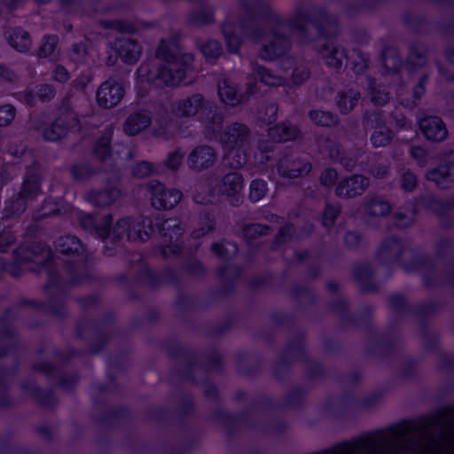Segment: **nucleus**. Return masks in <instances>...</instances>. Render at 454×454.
Masks as SVG:
<instances>
[{
  "mask_svg": "<svg viewBox=\"0 0 454 454\" xmlns=\"http://www.w3.org/2000/svg\"><path fill=\"white\" fill-rule=\"evenodd\" d=\"M173 112L177 116H192L200 114V121L203 124L205 136L209 139L220 141L226 150L224 162L231 168H238L247 163L248 158L244 153L247 137L246 126L235 123L221 133L223 117L208 109L203 97L194 94L176 102Z\"/></svg>",
  "mask_w": 454,
  "mask_h": 454,
  "instance_id": "nucleus-1",
  "label": "nucleus"
},
{
  "mask_svg": "<svg viewBox=\"0 0 454 454\" xmlns=\"http://www.w3.org/2000/svg\"><path fill=\"white\" fill-rule=\"evenodd\" d=\"M156 57L164 63L155 65L145 62L137 71L135 87L138 93L151 87H173L187 82L186 78L192 71L193 61L192 54L182 53L175 41H161Z\"/></svg>",
  "mask_w": 454,
  "mask_h": 454,
  "instance_id": "nucleus-2",
  "label": "nucleus"
},
{
  "mask_svg": "<svg viewBox=\"0 0 454 454\" xmlns=\"http://www.w3.org/2000/svg\"><path fill=\"white\" fill-rule=\"evenodd\" d=\"M82 119H77L73 112H67L58 117L55 121L47 123L43 119H40L35 122V129L38 130L44 139L49 141H56L67 134L68 130L73 132H80L90 124H94L95 116Z\"/></svg>",
  "mask_w": 454,
  "mask_h": 454,
  "instance_id": "nucleus-3",
  "label": "nucleus"
},
{
  "mask_svg": "<svg viewBox=\"0 0 454 454\" xmlns=\"http://www.w3.org/2000/svg\"><path fill=\"white\" fill-rule=\"evenodd\" d=\"M41 194L40 178L36 174L27 173L21 191L15 201H8L4 208L5 217L21 214L27 202Z\"/></svg>",
  "mask_w": 454,
  "mask_h": 454,
  "instance_id": "nucleus-4",
  "label": "nucleus"
},
{
  "mask_svg": "<svg viewBox=\"0 0 454 454\" xmlns=\"http://www.w3.org/2000/svg\"><path fill=\"white\" fill-rule=\"evenodd\" d=\"M153 231L152 221L149 219L135 221L131 218H123L115 224L113 235L114 239H120L126 235L129 240L145 241Z\"/></svg>",
  "mask_w": 454,
  "mask_h": 454,
  "instance_id": "nucleus-5",
  "label": "nucleus"
},
{
  "mask_svg": "<svg viewBox=\"0 0 454 454\" xmlns=\"http://www.w3.org/2000/svg\"><path fill=\"white\" fill-rule=\"evenodd\" d=\"M152 205L158 209H171L182 200V192L178 190L167 188L158 181L149 184Z\"/></svg>",
  "mask_w": 454,
  "mask_h": 454,
  "instance_id": "nucleus-6",
  "label": "nucleus"
},
{
  "mask_svg": "<svg viewBox=\"0 0 454 454\" xmlns=\"http://www.w3.org/2000/svg\"><path fill=\"white\" fill-rule=\"evenodd\" d=\"M124 96L123 85L115 79H107L96 92L97 102L104 108H113L117 106Z\"/></svg>",
  "mask_w": 454,
  "mask_h": 454,
  "instance_id": "nucleus-7",
  "label": "nucleus"
},
{
  "mask_svg": "<svg viewBox=\"0 0 454 454\" xmlns=\"http://www.w3.org/2000/svg\"><path fill=\"white\" fill-rule=\"evenodd\" d=\"M112 133L113 129L108 128L105 135L96 142L94 147L95 154L104 161L106 160L108 157L114 160L130 159L132 157L131 151L128 146L123 145H115L111 153H108V145Z\"/></svg>",
  "mask_w": 454,
  "mask_h": 454,
  "instance_id": "nucleus-8",
  "label": "nucleus"
},
{
  "mask_svg": "<svg viewBox=\"0 0 454 454\" xmlns=\"http://www.w3.org/2000/svg\"><path fill=\"white\" fill-rule=\"evenodd\" d=\"M115 56L109 55L106 59L108 66L114 65L117 56L128 64L135 63L141 55L142 48L134 40L121 38L118 39L114 46Z\"/></svg>",
  "mask_w": 454,
  "mask_h": 454,
  "instance_id": "nucleus-9",
  "label": "nucleus"
},
{
  "mask_svg": "<svg viewBox=\"0 0 454 454\" xmlns=\"http://www.w3.org/2000/svg\"><path fill=\"white\" fill-rule=\"evenodd\" d=\"M216 160L215 150L208 145H198L188 155L187 162L191 168L202 170L212 167Z\"/></svg>",
  "mask_w": 454,
  "mask_h": 454,
  "instance_id": "nucleus-10",
  "label": "nucleus"
},
{
  "mask_svg": "<svg viewBox=\"0 0 454 454\" xmlns=\"http://www.w3.org/2000/svg\"><path fill=\"white\" fill-rule=\"evenodd\" d=\"M310 168L309 163L295 159L293 156L281 159L278 164V174L283 177L290 179L308 174Z\"/></svg>",
  "mask_w": 454,
  "mask_h": 454,
  "instance_id": "nucleus-11",
  "label": "nucleus"
},
{
  "mask_svg": "<svg viewBox=\"0 0 454 454\" xmlns=\"http://www.w3.org/2000/svg\"><path fill=\"white\" fill-rule=\"evenodd\" d=\"M368 186L363 176L356 175L342 180L337 186L336 193L341 197H354L361 194Z\"/></svg>",
  "mask_w": 454,
  "mask_h": 454,
  "instance_id": "nucleus-12",
  "label": "nucleus"
},
{
  "mask_svg": "<svg viewBox=\"0 0 454 454\" xmlns=\"http://www.w3.org/2000/svg\"><path fill=\"white\" fill-rule=\"evenodd\" d=\"M419 128L428 140L441 141L447 136V129L441 119L427 117L419 121Z\"/></svg>",
  "mask_w": 454,
  "mask_h": 454,
  "instance_id": "nucleus-13",
  "label": "nucleus"
},
{
  "mask_svg": "<svg viewBox=\"0 0 454 454\" xmlns=\"http://www.w3.org/2000/svg\"><path fill=\"white\" fill-rule=\"evenodd\" d=\"M150 123L151 116L147 112H137L127 118L123 130L129 136H135L148 127Z\"/></svg>",
  "mask_w": 454,
  "mask_h": 454,
  "instance_id": "nucleus-14",
  "label": "nucleus"
},
{
  "mask_svg": "<svg viewBox=\"0 0 454 454\" xmlns=\"http://www.w3.org/2000/svg\"><path fill=\"white\" fill-rule=\"evenodd\" d=\"M268 36L270 40V43L264 45L259 54L261 59L271 60L280 56L286 50L288 42L286 38L275 34Z\"/></svg>",
  "mask_w": 454,
  "mask_h": 454,
  "instance_id": "nucleus-15",
  "label": "nucleus"
},
{
  "mask_svg": "<svg viewBox=\"0 0 454 454\" xmlns=\"http://www.w3.org/2000/svg\"><path fill=\"white\" fill-rule=\"evenodd\" d=\"M243 189V177L239 173H230L223 176L221 192L228 197H239Z\"/></svg>",
  "mask_w": 454,
  "mask_h": 454,
  "instance_id": "nucleus-16",
  "label": "nucleus"
},
{
  "mask_svg": "<svg viewBox=\"0 0 454 454\" xmlns=\"http://www.w3.org/2000/svg\"><path fill=\"white\" fill-rule=\"evenodd\" d=\"M428 180L434 182L441 188H448L450 183H454V164L449 167L442 166L438 169L429 172Z\"/></svg>",
  "mask_w": 454,
  "mask_h": 454,
  "instance_id": "nucleus-17",
  "label": "nucleus"
},
{
  "mask_svg": "<svg viewBox=\"0 0 454 454\" xmlns=\"http://www.w3.org/2000/svg\"><path fill=\"white\" fill-rule=\"evenodd\" d=\"M218 95L220 99L230 106H236L244 100L242 94L238 93L236 89L224 79L218 86Z\"/></svg>",
  "mask_w": 454,
  "mask_h": 454,
  "instance_id": "nucleus-18",
  "label": "nucleus"
},
{
  "mask_svg": "<svg viewBox=\"0 0 454 454\" xmlns=\"http://www.w3.org/2000/svg\"><path fill=\"white\" fill-rule=\"evenodd\" d=\"M298 130L289 123L283 122L269 129V137L278 142L289 141L295 138Z\"/></svg>",
  "mask_w": 454,
  "mask_h": 454,
  "instance_id": "nucleus-19",
  "label": "nucleus"
},
{
  "mask_svg": "<svg viewBox=\"0 0 454 454\" xmlns=\"http://www.w3.org/2000/svg\"><path fill=\"white\" fill-rule=\"evenodd\" d=\"M119 195V190L114 188L102 192L92 191L87 194V200L95 206L104 207L110 205Z\"/></svg>",
  "mask_w": 454,
  "mask_h": 454,
  "instance_id": "nucleus-20",
  "label": "nucleus"
},
{
  "mask_svg": "<svg viewBox=\"0 0 454 454\" xmlns=\"http://www.w3.org/2000/svg\"><path fill=\"white\" fill-rule=\"evenodd\" d=\"M57 248L64 254H80L83 251L82 243L74 236L60 238L58 241Z\"/></svg>",
  "mask_w": 454,
  "mask_h": 454,
  "instance_id": "nucleus-21",
  "label": "nucleus"
},
{
  "mask_svg": "<svg viewBox=\"0 0 454 454\" xmlns=\"http://www.w3.org/2000/svg\"><path fill=\"white\" fill-rule=\"evenodd\" d=\"M8 39L11 46L19 51H26L31 45L29 35L20 28L13 29L8 35Z\"/></svg>",
  "mask_w": 454,
  "mask_h": 454,
  "instance_id": "nucleus-22",
  "label": "nucleus"
},
{
  "mask_svg": "<svg viewBox=\"0 0 454 454\" xmlns=\"http://www.w3.org/2000/svg\"><path fill=\"white\" fill-rule=\"evenodd\" d=\"M157 228L165 237H168L171 241L178 240V237L182 234V227L176 219H167L161 223H157Z\"/></svg>",
  "mask_w": 454,
  "mask_h": 454,
  "instance_id": "nucleus-23",
  "label": "nucleus"
},
{
  "mask_svg": "<svg viewBox=\"0 0 454 454\" xmlns=\"http://www.w3.org/2000/svg\"><path fill=\"white\" fill-rule=\"evenodd\" d=\"M322 56L325 59L328 66L339 68L342 65L344 53L343 51L339 50L337 47L333 46V43H331L322 51Z\"/></svg>",
  "mask_w": 454,
  "mask_h": 454,
  "instance_id": "nucleus-24",
  "label": "nucleus"
},
{
  "mask_svg": "<svg viewBox=\"0 0 454 454\" xmlns=\"http://www.w3.org/2000/svg\"><path fill=\"white\" fill-rule=\"evenodd\" d=\"M254 74L260 79L261 82L267 86L281 85L284 80L282 76L273 74L263 67H254Z\"/></svg>",
  "mask_w": 454,
  "mask_h": 454,
  "instance_id": "nucleus-25",
  "label": "nucleus"
},
{
  "mask_svg": "<svg viewBox=\"0 0 454 454\" xmlns=\"http://www.w3.org/2000/svg\"><path fill=\"white\" fill-rule=\"evenodd\" d=\"M359 98V93L353 90L343 92L338 100V106L342 113L351 111L356 105Z\"/></svg>",
  "mask_w": 454,
  "mask_h": 454,
  "instance_id": "nucleus-26",
  "label": "nucleus"
},
{
  "mask_svg": "<svg viewBox=\"0 0 454 454\" xmlns=\"http://www.w3.org/2000/svg\"><path fill=\"white\" fill-rule=\"evenodd\" d=\"M345 58L347 65H350L355 73H362L367 67V59L359 51H353Z\"/></svg>",
  "mask_w": 454,
  "mask_h": 454,
  "instance_id": "nucleus-27",
  "label": "nucleus"
},
{
  "mask_svg": "<svg viewBox=\"0 0 454 454\" xmlns=\"http://www.w3.org/2000/svg\"><path fill=\"white\" fill-rule=\"evenodd\" d=\"M310 120L317 125L331 126L337 121V117L329 112L311 111L309 113Z\"/></svg>",
  "mask_w": 454,
  "mask_h": 454,
  "instance_id": "nucleus-28",
  "label": "nucleus"
},
{
  "mask_svg": "<svg viewBox=\"0 0 454 454\" xmlns=\"http://www.w3.org/2000/svg\"><path fill=\"white\" fill-rule=\"evenodd\" d=\"M200 51L207 60H213L216 59L222 52V47L217 41L208 40L202 43L200 46Z\"/></svg>",
  "mask_w": 454,
  "mask_h": 454,
  "instance_id": "nucleus-29",
  "label": "nucleus"
},
{
  "mask_svg": "<svg viewBox=\"0 0 454 454\" xmlns=\"http://www.w3.org/2000/svg\"><path fill=\"white\" fill-rule=\"evenodd\" d=\"M213 252L221 258H229L236 254L238 247L235 243H215L212 246Z\"/></svg>",
  "mask_w": 454,
  "mask_h": 454,
  "instance_id": "nucleus-30",
  "label": "nucleus"
},
{
  "mask_svg": "<svg viewBox=\"0 0 454 454\" xmlns=\"http://www.w3.org/2000/svg\"><path fill=\"white\" fill-rule=\"evenodd\" d=\"M53 94L54 90L51 86L43 85L38 90L36 95L34 94L33 91L27 92L25 96V99L27 104L35 105L36 103V98H39L41 99H47L51 98Z\"/></svg>",
  "mask_w": 454,
  "mask_h": 454,
  "instance_id": "nucleus-31",
  "label": "nucleus"
},
{
  "mask_svg": "<svg viewBox=\"0 0 454 454\" xmlns=\"http://www.w3.org/2000/svg\"><path fill=\"white\" fill-rule=\"evenodd\" d=\"M266 183L262 180H254L250 184L249 199L253 202L259 201L266 193Z\"/></svg>",
  "mask_w": 454,
  "mask_h": 454,
  "instance_id": "nucleus-32",
  "label": "nucleus"
},
{
  "mask_svg": "<svg viewBox=\"0 0 454 454\" xmlns=\"http://www.w3.org/2000/svg\"><path fill=\"white\" fill-rule=\"evenodd\" d=\"M389 209L390 206L387 202L380 199H375L369 203L366 211L372 215H384L388 213Z\"/></svg>",
  "mask_w": 454,
  "mask_h": 454,
  "instance_id": "nucleus-33",
  "label": "nucleus"
},
{
  "mask_svg": "<svg viewBox=\"0 0 454 454\" xmlns=\"http://www.w3.org/2000/svg\"><path fill=\"white\" fill-rule=\"evenodd\" d=\"M16 116V108L11 104L0 106V127H6L12 123Z\"/></svg>",
  "mask_w": 454,
  "mask_h": 454,
  "instance_id": "nucleus-34",
  "label": "nucleus"
},
{
  "mask_svg": "<svg viewBox=\"0 0 454 454\" xmlns=\"http://www.w3.org/2000/svg\"><path fill=\"white\" fill-rule=\"evenodd\" d=\"M58 41V37L55 35H48L43 37V43L39 49V57H48L53 53Z\"/></svg>",
  "mask_w": 454,
  "mask_h": 454,
  "instance_id": "nucleus-35",
  "label": "nucleus"
},
{
  "mask_svg": "<svg viewBox=\"0 0 454 454\" xmlns=\"http://www.w3.org/2000/svg\"><path fill=\"white\" fill-rule=\"evenodd\" d=\"M154 172H158V167L148 161H142L137 163L133 170L134 176L138 178L145 177Z\"/></svg>",
  "mask_w": 454,
  "mask_h": 454,
  "instance_id": "nucleus-36",
  "label": "nucleus"
},
{
  "mask_svg": "<svg viewBox=\"0 0 454 454\" xmlns=\"http://www.w3.org/2000/svg\"><path fill=\"white\" fill-rule=\"evenodd\" d=\"M390 137V132L384 129L375 131L372 135L371 141L375 147L384 146L389 142Z\"/></svg>",
  "mask_w": 454,
  "mask_h": 454,
  "instance_id": "nucleus-37",
  "label": "nucleus"
},
{
  "mask_svg": "<svg viewBox=\"0 0 454 454\" xmlns=\"http://www.w3.org/2000/svg\"><path fill=\"white\" fill-rule=\"evenodd\" d=\"M272 150V145L269 143L261 144L259 146V152L255 153L254 155V160L255 163L258 164H265L270 158V153Z\"/></svg>",
  "mask_w": 454,
  "mask_h": 454,
  "instance_id": "nucleus-38",
  "label": "nucleus"
},
{
  "mask_svg": "<svg viewBox=\"0 0 454 454\" xmlns=\"http://www.w3.org/2000/svg\"><path fill=\"white\" fill-rule=\"evenodd\" d=\"M340 213V207L338 206L328 205L326 206L324 215H323V224L325 227H330L333 225L335 218Z\"/></svg>",
  "mask_w": 454,
  "mask_h": 454,
  "instance_id": "nucleus-39",
  "label": "nucleus"
},
{
  "mask_svg": "<svg viewBox=\"0 0 454 454\" xmlns=\"http://www.w3.org/2000/svg\"><path fill=\"white\" fill-rule=\"evenodd\" d=\"M60 208L58 207V202L48 200L45 201L43 208L37 213L36 217H45L54 214H59Z\"/></svg>",
  "mask_w": 454,
  "mask_h": 454,
  "instance_id": "nucleus-40",
  "label": "nucleus"
},
{
  "mask_svg": "<svg viewBox=\"0 0 454 454\" xmlns=\"http://www.w3.org/2000/svg\"><path fill=\"white\" fill-rule=\"evenodd\" d=\"M372 101L377 105H384L388 100V92L385 89L377 90L370 82Z\"/></svg>",
  "mask_w": 454,
  "mask_h": 454,
  "instance_id": "nucleus-41",
  "label": "nucleus"
},
{
  "mask_svg": "<svg viewBox=\"0 0 454 454\" xmlns=\"http://www.w3.org/2000/svg\"><path fill=\"white\" fill-rule=\"evenodd\" d=\"M184 158V153L180 150H176L169 153L167 160H166V166L167 168L170 169H176L177 168Z\"/></svg>",
  "mask_w": 454,
  "mask_h": 454,
  "instance_id": "nucleus-42",
  "label": "nucleus"
},
{
  "mask_svg": "<svg viewBox=\"0 0 454 454\" xmlns=\"http://www.w3.org/2000/svg\"><path fill=\"white\" fill-rule=\"evenodd\" d=\"M309 77V71L304 67H297L292 72V82L294 84H300Z\"/></svg>",
  "mask_w": 454,
  "mask_h": 454,
  "instance_id": "nucleus-43",
  "label": "nucleus"
},
{
  "mask_svg": "<svg viewBox=\"0 0 454 454\" xmlns=\"http://www.w3.org/2000/svg\"><path fill=\"white\" fill-rule=\"evenodd\" d=\"M268 228L262 224H251L245 228L244 236L247 238L254 237L255 235L266 234Z\"/></svg>",
  "mask_w": 454,
  "mask_h": 454,
  "instance_id": "nucleus-44",
  "label": "nucleus"
},
{
  "mask_svg": "<svg viewBox=\"0 0 454 454\" xmlns=\"http://www.w3.org/2000/svg\"><path fill=\"white\" fill-rule=\"evenodd\" d=\"M223 34L226 41V44L231 52H236L239 47V38L234 35H231L226 31V28H223Z\"/></svg>",
  "mask_w": 454,
  "mask_h": 454,
  "instance_id": "nucleus-45",
  "label": "nucleus"
},
{
  "mask_svg": "<svg viewBox=\"0 0 454 454\" xmlns=\"http://www.w3.org/2000/svg\"><path fill=\"white\" fill-rule=\"evenodd\" d=\"M52 260L51 252L49 249L43 248L40 254H35L32 261L41 263L43 267Z\"/></svg>",
  "mask_w": 454,
  "mask_h": 454,
  "instance_id": "nucleus-46",
  "label": "nucleus"
},
{
  "mask_svg": "<svg viewBox=\"0 0 454 454\" xmlns=\"http://www.w3.org/2000/svg\"><path fill=\"white\" fill-rule=\"evenodd\" d=\"M414 215L415 212L413 209L409 210L405 215L398 214L396 217V225L401 228L407 227L413 222Z\"/></svg>",
  "mask_w": 454,
  "mask_h": 454,
  "instance_id": "nucleus-47",
  "label": "nucleus"
},
{
  "mask_svg": "<svg viewBox=\"0 0 454 454\" xmlns=\"http://www.w3.org/2000/svg\"><path fill=\"white\" fill-rule=\"evenodd\" d=\"M72 174L76 179H82L90 175V168L85 164L73 166Z\"/></svg>",
  "mask_w": 454,
  "mask_h": 454,
  "instance_id": "nucleus-48",
  "label": "nucleus"
},
{
  "mask_svg": "<svg viewBox=\"0 0 454 454\" xmlns=\"http://www.w3.org/2000/svg\"><path fill=\"white\" fill-rule=\"evenodd\" d=\"M52 78L59 82H65L69 79V74L62 66H57L52 73Z\"/></svg>",
  "mask_w": 454,
  "mask_h": 454,
  "instance_id": "nucleus-49",
  "label": "nucleus"
},
{
  "mask_svg": "<svg viewBox=\"0 0 454 454\" xmlns=\"http://www.w3.org/2000/svg\"><path fill=\"white\" fill-rule=\"evenodd\" d=\"M337 178V173L333 169H327L321 175V183L325 186H330L334 184Z\"/></svg>",
  "mask_w": 454,
  "mask_h": 454,
  "instance_id": "nucleus-50",
  "label": "nucleus"
},
{
  "mask_svg": "<svg viewBox=\"0 0 454 454\" xmlns=\"http://www.w3.org/2000/svg\"><path fill=\"white\" fill-rule=\"evenodd\" d=\"M112 223V216L106 215L104 218V224L97 229V232L102 239H106L110 236V225Z\"/></svg>",
  "mask_w": 454,
  "mask_h": 454,
  "instance_id": "nucleus-51",
  "label": "nucleus"
},
{
  "mask_svg": "<svg viewBox=\"0 0 454 454\" xmlns=\"http://www.w3.org/2000/svg\"><path fill=\"white\" fill-rule=\"evenodd\" d=\"M416 177L411 173H405L402 178V186L407 191L412 190L416 186Z\"/></svg>",
  "mask_w": 454,
  "mask_h": 454,
  "instance_id": "nucleus-52",
  "label": "nucleus"
},
{
  "mask_svg": "<svg viewBox=\"0 0 454 454\" xmlns=\"http://www.w3.org/2000/svg\"><path fill=\"white\" fill-rule=\"evenodd\" d=\"M20 150L11 148L10 154L14 157H19L20 154L23 156L25 161L31 160L32 159L31 153L26 152L23 145H20Z\"/></svg>",
  "mask_w": 454,
  "mask_h": 454,
  "instance_id": "nucleus-53",
  "label": "nucleus"
},
{
  "mask_svg": "<svg viewBox=\"0 0 454 454\" xmlns=\"http://www.w3.org/2000/svg\"><path fill=\"white\" fill-rule=\"evenodd\" d=\"M194 201L196 203L207 204L213 202V195L208 193L207 195H201L200 193H197L194 195Z\"/></svg>",
  "mask_w": 454,
  "mask_h": 454,
  "instance_id": "nucleus-54",
  "label": "nucleus"
},
{
  "mask_svg": "<svg viewBox=\"0 0 454 454\" xmlns=\"http://www.w3.org/2000/svg\"><path fill=\"white\" fill-rule=\"evenodd\" d=\"M14 74L12 70L4 67H0V80L12 81Z\"/></svg>",
  "mask_w": 454,
  "mask_h": 454,
  "instance_id": "nucleus-55",
  "label": "nucleus"
},
{
  "mask_svg": "<svg viewBox=\"0 0 454 454\" xmlns=\"http://www.w3.org/2000/svg\"><path fill=\"white\" fill-rule=\"evenodd\" d=\"M213 227V223L211 220H208L207 223V228H202L201 230H198V231H194L192 232V235L195 237V238H200V236H203L205 235L207 232H208Z\"/></svg>",
  "mask_w": 454,
  "mask_h": 454,
  "instance_id": "nucleus-56",
  "label": "nucleus"
},
{
  "mask_svg": "<svg viewBox=\"0 0 454 454\" xmlns=\"http://www.w3.org/2000/svg\"><path fill=\"white\" fill-rule=\"evenodd\" d=\"M293 231V226L291 225H286L285 227H283L280 231H279V236H278V239L279 240H284V236L286 235H289L291 232Z\"/></svg>",
  "mask_w": 454,
  "mask_h": 454,
  "instance_id": "nucleus-57",
  "label": "nucleus"
},
{
  "mask_svg": "<svg viewBox=\"0 0 454 454\" xmlns=\"http://www.w3.org/2000/svg\"><path fill=\"white\" fill-rule=\"evenodd\" d=\"M413 158L419 159L424 156L425 151L420 147H414L411 150Z\"/></svg>",
  "mask_w": 454,
  "mask_h": 454,
  "instance_id": "nucleus-58",
  "label": "nucleus"
},
{
  "mask_svg": "<svg viewBox=\"0 0 454 454\" xmlns=\"http://www.w3.org/2000/svg\"><path fill=\"white\" fill-rule=\"evenodd\" d=\"M91 82V76L86 75L82 78H81L79 81H77V83L80 87L84 88Z\"/></svg>",
  "mask_w": 454,
  "mask_h": 454,
  "instance_id": "nucleus-59",
  "label": "nucleus"
},
{
  "mask_svg": "<svg viewBox=\"0 0 454 454\" xmlns=\"http://www.w3.org/2000/svg\"><path fill=\"white\" fill-rule=\"evenodd\" d=\"M268 112L270 113V116L269 117L268 121L270 122L271 121H273L275 119V115L277 113V107L272 105L268 108Z\"/></svg>",
  "mask_w": 454,
  "mask_h": 454,
  "instance_id": "nucleus-60",
  "label": "nucleus"
},
{
  "mask_svg": "<svg viewBox=\"0 0 454 454\" xmlns=\"http://www.w3.org/2000/svg\"><path fill=\"white\" fill-rule=\"evenodd\" d=\"M73 51L76 54L83 53L85 52V46L83 44H74Z\"/></svg>",
  "mask_w": 454,
  "mask_h": 454,
  "instance_id": "nucleus-61",
  "label": "nucleus"
},
{
  "mask_svg": "<svg viewBox=\"0 0 454 454\" xmlns=\"http://www.w3.org/2000/svg\"><path fill=\"white\" fill-rule=\"evenodd\" d=\"M168 250H169V252H171L172 254H176L180 251L179 247L176 245H173V247H165L163 250L164 254H168Z\"/></svg>",
  "mask_w": 454,
  "mask_h": 454,
  "instance_id": "nucleus-62",
  "label": "nucleus"
},
{
  "mask_svg": "<svg viewBox=\"0 0 454 454\" xmlns=\"http://www.w3.org/2000/svg\"><path fill=\"white\" fill-rule=\"evenodd\" d=\"M86 222H88L90 224H93L94 223V219H93V217L91 215H87L85 219L82 220V224L85 228H88L89 226H87Z\"/></svg>",
  "mask_w": 454,
  "mask_h": 454,
  "instance_id": "nucleus-63",
  "label": "nucleus"
},
{
  "mask_svg": "<svg viewBox=\"0 0 454 454\" xmlns=\"http://www.w3.org/2000/svg\"><path fill=\"white\" fill-rule=\"evenodd\" d=\"M385 173H386V168H385L372 171L373 176H376V177H381V176H383V175Z\"/></svg>",
  "mask_w": 454,
  "mask_h": 454,
  "instance_id": "nucleus-64",
  "label": "nucleus"
}]
</instances>
